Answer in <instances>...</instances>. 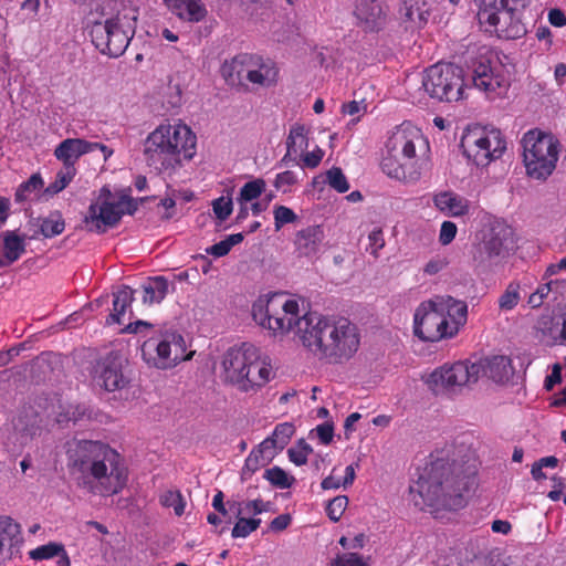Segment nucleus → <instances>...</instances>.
I'll list each match as a JSON object with an SVG mask.
<instances>
[{"label": "nucleus", "mask_w": 566, "mask_h": 566, "mask_svg": "<svg viewBox=\"0 0 566 566\" xmlns=\"http://www.w3.org/2000/svg\"><path fill=\"white\" fill-rule=\"evenodd\" d=\"M99 149L103 153L104 160L113 155V150L101 143H92L81 138H66L61 142L55 150L54 156L61 160L65 170L76 172L74 164L84 154Z\"/></svg>", "instance_id": "obj_18"}, {"label": "nucleus", "mask_w": 566, "mask_h": 566, "mask_svg": "<svg viewBox=\"0 0 566 566\" xmlns=\"http://www.w3.org/2000/svg\"><path fill=\"white\" fill-rule=\"evenodd\" d=\"M235 515L238 521L231 532L233 538H244L249 536L252 532L256 531L261 524V518H247L237 513Z\"/></svg>", "instance_id": "obj_43"}, {"label": "nucleus", "mask_w": 566, "mask_h": 566, "mask_svg": "<svg viewBox=\"0 0 566 566\" xmlns=\"http://www.w3.org/2000/svg\"><path fill=\"white\" fill-rule=\"evenodd\" d=\"M186 342L177 332H165L159 338L150 337L142 345L143 359L150 366L168 369L188 360L193 353L186 354Z\"/></svg>", "instance_id": "obj_9"}, {"label": "nucleus", "mask_w": 566, "mask_h": 566, "mask_svg": "<svg viewBox=\"0 0 566 566\" xmlns=\"http://www.w3.org/2000/svg\"><path fill=\"white\" fill-rule=\"evenodd\" d=\"M295 432V427L291 422L279 423L272 436L263 440V448H269L271 451L279 449L283 450L290 442V439Z\"/></svg>", "instance_id": "obj_36"}, {"label": "nucleus", "mask_w": 566, "mask_h": 566, "mask_svg": "<svg viewBox=\"0 0 566 566\" xmlns=\"http://www.w3.org/2000/svg\"><path fill=\"white\" fill-rule=\"evenodd\" d=\"M41 415L38 408L30 399L22 402L13 412L10 420L12 432L15 440L21 444H27L39 432L41 426Z\"/></svg>", "instance_id": "obj_17"}, {"label": "nucleus", "mask_w": 566, "mask_h": 566, "mask_svg": "<svg viewBox=\"0 0 566 566\" xmlns=\"http://www.w3.org/2000/svg\"><path fill=\"white\" fill-rule=\"evenodd\" d=\"M75 172L71 170H61L56 174V178L44 190L46 195H56L62 191L73 179Z\"/></svg>", "instance_id": "obj_49"}, {"label": "nucleus", "mask_w": 566, "mask_h": 566, "mask_svg": "<svg viewBox=\"0 0 566 566\" xmlns=\"http://www.w3.org/2000/svg\"><path fill=\"white\" fill-rule=\"evenodd\" d=\"M522 146L526 174L533 179L546 180L555 170L558 160L557 140L548 134L533 129L523 136Z\"/></svg>", "instance_id": "obj_6"}, {"label": "nucleus", "mask_w": 566, "mask_h": 566, "mask_svg": "<svg viewBox=\"0 0 566 566\" xmlns=\"http://www.w3.org/2000/svg\"><path fill=\"white\" fill-rule=\"evenodd\" d=\"M127 360L116 352L107 354L99 363V385L107 391L124 389L129 379L125 374L124 367Z\"/></svg>", "instance_id": "obj_20"}, {"label": "nucleus", "mask_w": 566, "mask_h": 566, "mask_svg": "<svg viewBox=\"0 0 566 566\" xmlns=\"http://www.w3.org/2000/svg\"><path fill=\"white\" fill-rule=\"evenodd\" d=\"M479 4L478 19L488 23L500 39L515 40L527 32L515 7L496 3L497 0H475Z\"/></svg>", "instance_id": "obj_10"}, {"label": "nucleus", "mask_w": 566, "mask_h": 566, "mask_svg": "<svg viewBox=\"0 0 566 566\" xmlns=\"http://www.w3.org/2000/svg\"><path fill=\"white\" fill-rule=\"evenodd\" d=\"M231 249H232L231 245L229 244L227 239H224V240H222V241H220V242L209 247L206 250V252L208 254H211V255L216 256V258H221V256L227 255L230 252Z\"/></svg>", "instance_id": "obj_59"}, {"label": "nucleus", "mask_w": 566, "mask_h": 566, "mask_svg": "<svg viewBox=\"0 0 566 566\" xmlns=\"http://www.w3.org/2000/svg\"><path fill=\"white\" fill-rule=\"evenodd\" d=\"M380 167L388 177L400 181L417 180L419 178V174L408 167L407 163L400 161L399 155L387 153L380 163Z\"/></svg>", "instance_id": "obj_30"}, {"label": "nucleus", "mask_w": 566, "mask_h": 566, "mask_svg": "<svg viewBox=\"0 0 566 566\" xmlns=\"http://www.w3.org/2000/svg\"><path fill=\"white\" fill-rule=\"evenodd\" d=\"M326 181L333 189L340 193L349 189L347 178L339 167H332L326 171Z\"/></svg>", "instance_id": "obj_47"}, {"label": "nucleus", "mask_w": 566, "mask_h": 566, "mask_svg": "<svg viewBox=\"0 0 566 566\" xmlns=\"http://www.w3.org/2000/svg\"><path fill=\"white\" fill-rule=\"evenodd\" d=\"M197 137L186 125H160L148 135L144 155L149 166L175 168L196 154Z\"/></svg>", "instance_id": "obj_4"}, {"label": "nucleus", "mask_w": 566, "mask_h": 566, "mask_svg": "<svg viewBox=\"0 0 566 566\" xmlns=\"http://www.w3.org/2000/svg\"><path fill=\"white\" fill-rule=\"evenodd\" d=\"M315 431L323 444H329L332 442L334 437V426L332 422L318 424Z\"/></svg>", "instance_id": "obj_57"}, {"label": "nucleus", "mask_w": 566, "mask_h": 566, "mask_svg": "<svg viewBox=\"0 0 566 566\" xmlns=\"http://www.w3.org/2000/svg\"><path fill=\"white\" fill-rule=\"evenodd\" d=\"M253 359H250L247 371L249 375L243 377L241 388L242 391L255 390L264 386L270 380L271 368L261 360L259 357V350L254 346Z\"/></svg>", "instance_id": "obj_28"}, {"label": "nucleus", "mask_w": 566, "mask_h": 566, "mask_svg": "<svg viewBox=\"0 0 566 566\" xmlns=\"http://www.w3.org/2000/svg\"><path fill=\"white\" fill-rule=\"evenodd\" d=\"M136 17L117 13L92 24L90 35L95 48L109 57L120 56L135 34Z\"/></svg>", "instance_id": "obj_7"}, {"label": "nucleus", "mask_w": 566, "mask_h": 566, "mask_svg": "<svg viewBox=\"0 0 566 566\" xmlns=\"http://www.w3.org/2000/svg\"><path fill=\"white\" fill-rule=\"evenodd\" d=\"M421 84L430 98L457 102L463 94V69L452 63H437L424 71Z\"/></svg>", "instance_id": "obj_8"}, {"label": "nucleus", "mask_w": 566, "mask_h": 566, "mask_svg": "<svg viewBox=\"0 0 566 566\" xmlns=\"http://www.w3.org/2000/svg\"><path fill=\"white\" fill-rule=\"evenodd\" d=\"M274 455L275 451H271L269 448H263V442H261L245 459V463L241 472V480L245 481L251 478L252 474L261 467L269 464Z\"/></svg>", "instance_id": "obj_34"}, {"label": "nucleus", "mask_w": 566, "mask_h": 566, "mask_svg": "<svg viewBox=\"0 0 566 566\" xmlns=\"http://www.w3.org/2000/svg\"><path fill=\"white\" fill-rule=\"evenodd\" d=\"M271 507V502H264L260 499L247 502H233L232 504H230V510H235V513L238 515H242L243 513L258 515L263 512L270 511Z\"/></svg>", "instance_id": "obj_40"}, {"label": "nucleus", "mask_w": 566, "mask_h": 566, "mask_svg": "<svg viewBox=\"0 0 566 566\" xmlns=\"http://www.w3.org/2000/svg\"><path fill=\"white\" fill-rule=\"evenodd\" d=\"M437 297L441 303L440 311H443L444 317L448 318L449 328L454 337L467 323L468 305L465 302L455 300L450 295H437Z\"/></svg>", "instance_id": "obj_24"}, {"label": "nucleus", "mask_w": 566, "mask_h": 566, "mask_svg": "<svg viewBox=\"0 0 566 566\" xmlns=\"http://www.w3.org/2000/svg\"><path fill=\"white\" fill-rule=\"evenodd\" d=\"M473 366L480 367V377L486 376L495 382L507 381L513 375L511 359L506 356H492L483 358L476 363H473Z\"/></svg>", "instance_id": "obj_25"}, {"label": "nucleus", "mask_w": 566, "mask_h": 566, "mask_svg": "<svg viewBox=\"0 0 566 566\" xmlns=\"http://www.w3.org/2000/svg\"><path fill=\"white\" fill-rule=\"evenodd\" d=\"M294 211L285 206H277L274 209L275 229L279 230L283 224L294 222L296 220Z\"/></svg>", "instance_id": "obj_52"}, {"label": "nucleus", "mask_w": 566, "mask_h": 566, "mask_svg": "<svg viewBox=\"0 0 566 566\" xmlns=\"http://www.w3.org/2000/svg\"><path fill=\"white\" fill-rule=\"evenodd\" d=\"M169 282L165 276L148 277L142 285L143 303L153 305L160 303L167 295Z\"/></svg>", "instance_id": "obj_33"}, {"label": "nucleus", "mask_w": 566, "mask_h": 566, "mask_svg": "<svg viewBox=\"0 0 566 566\" xmlns=\"http://www.w3.org/2000/svg\"><path fill=\"white\" fill-rule=\"evenodd\" d=\"M438 297L422 302L415 312L413 332L423 342H439L444 338H452V331L449 328L448 318L443 311H440Z\"/></svg>", "instance_id": "obj_13"}, {"label": "nucleus", "mask_w": 566, "mask_h": 566, "mask_svg": "<svg viewBox=\"0 0 566 566\" xmlns=\"http://www.w3.org/2000/svg\"><path fill=\"white\" fill-rule=\"evenodd\" d=\"M336 566H365L361 557L358 554L350 553L344 557H339L335 562Z\"/></svg>", "instance_id": "obj_61"}, {"label": "nucleus", "mask_w": 566, "mask_h": 566, "mask_svg": "<svg viewBox=\"0 0 566 566\" xmlns=\"http://www.w3.org/2000/svg\"><path fill=\"white\" fill-rule=\"evenodd\" d=\"M306 129L302 124H294L286 139V148L290 151L297 153L298 148L307 147Z\"/></svg>", "instance_id": "obj_44"}, {"label": "nucleus", "mask_w": 566, "mask_h": 566, "mask_svg": "<svg viewBox=\"0 0 566 566\" xmlns=\"http://www.w3.org/2000/svg\"><path fill=\"white\" fill-rule=\"evenodd\" d=\"M296 182H297V178L294 175V172L286 170V171H283V172L276 175V178L274 180V187L279 190L282 189L283 192H286L287 189H285L284 187L292 186Z\"/></svg>", "instance_id": "obj_56"}, {"label": "nucleus", "mask_w": 566, "mask_h": 566, "mask_svg": "<svg viewBox=\"0 0 566 566\" xmlns=\"http://www.w3.org/2000/svg\"><path fill=\"white\" fill-rule=\"evenodd\" d=\"M457 234V226L451 221H444L441 224L439 241L442 245H448L453 241Z\"/></svg>", "instance_id": "obj_55"}, {"label": "nucleus", "mask_w": 566, "mask_h": 566, "mask_svg": "<svg viewBox=\"0 0 566 566\" xmlns=\"http://www.w3.org/2000/svg\"><path fill=\"white\" fill-rule=\"evenodd\" d=\"M254 345L243 343L240 347H232L223 356L222 366L227 381L237 385L239 389L247 371L250 359H253Z\"/></svg>", "instance_id": "obj_19"}, {"label": "nucleus", "mask_w": 566, "mask_h": 566, "mask_svg": "<svg viewBox=\"0 0 566 566\" xmlns=\"http://www.w3.org/2000/svg\"><path fill=\"white\" fill-rule=\"evenodd\" d=\"M298 312L297 301L287 300L282 293L260 297L252 306V317L256 324L274 334L293 331L303 346L318 359L342 364L358 350V328L347 318L327 317L318 313L298 316Z\"/></svg>", "instance_id": "obj_1"}, {"label": "nucleus", "mask_w": 566, "mask_h": 566, "mask_svg": "<svg viewBox=\"0 0 566 566\" xmlns=\"http://www.w3.org/2000/svg\"><path fill=\"white\" fill-rule=\"evenodd\" d=\"M40 232L45 238H52L64 231L65 223L59 212L51 213L49 217L39 219Z\"/></svg>", "instance_id": "obj_39"}, {"label": "nucleus", "mask_w": 566, "mask_h": 566, "mask_svg": "<svg viewBox=\"0 0 566 566\" xmlns=\"http://www.w3.org/2000/svg\"><path fill=\"white\" fill-rule=\"evenodd\" d=\"M347 505H348L347 496L338 495V496L334 497L333 500H331L328 502V504L326 506V512H327L328 517L334 522L339 521V518L342 517Z\"/></svg>", "instance_id": "obj_51"}, {"label": "nucleus", "mask_w": 566, "mask_h": 566, "mask_svg": "<svg viewBox=\"0 0 566 566\" xmlns=\"http://www.w3.org/2000/svg\"><path fill=\"white\" fill-rule=\"evenodd\" d=\"M212 209L216 217L220 221H224L229 218L233 210V202L230 196H222L212 201Z\"/></svg>", "instance_id": "obj_50"}, {"label": "nucleus", "mask_w": 566, "mask_h": 566, "mask_svg": "<svg viewBox=\"0 0 566 566\" xmlns=\"http://www.w3.org/2000/svg\"><path fill=\"white\" fill-rule=\"evenodd\" d=\"M166 6L179 19L188 22H199L207 15L206 7L197 0H164Z\"/></svg>", "instance_id": "obj_29"}, {"label": "nucleus", "mask_w": 566, "mask_h": 566, "mask_svg": "<svg viewBox=\"0 0 566 566\" xmlns=\"http://www.w3.org/2000/svg\"><path fill=\"white\" fill-rule=\"evenodd\" d=\"M479 368L469 361L443 365L429 375L427 384L436 395L455 391L457 388L476 382L480 378Z\"/></svg>", "instance_id": "obj_14"}, {"label": "nucleus", "mask_w": 566, "mask_h": 566, "mask_svg": "<svg viewBox=\"0 0 566 566\" xmlns=\"http://www.w3.org/2000/svg\"><path fill=\"white\" fill-rule=\"evenodd\" d=\"M67 468L78 489L111 496L127 484L128 470L122 455L99 441L72 439L65 443Z\"/></svg>", "instance_id": "obj_3"}, {"label": "nucleus", "mask_w": 566, "mask_h": 566, "mask_svg": "<svg viewBox=\"0 0 566 566\" xmlns=\"http://www.w3.org/2000/svg\"><path fill=\"white\" fill-rule=\"evenodd\" d=\"M323 156L324 151L319 147H316L313 151L303 155V165L307 168H316L321 164Z\"/></svg>", "instance_id": "obj_58"}, {"label": "nucleus", "mask_w": 566, "mask_h": 566, "mask_svg": "<svg viewBox=\"0 0 566 566\" xmlns=\"http://www.w3.org/2000/svg\"><path fill=\"white\" fill-rule=\"evenodd\" d=\"M562 381V367L559 364H554L552 374L545 379V388L546 390H552L554 386Z\"/></svg>", "instance_id": "obj_60"}, {"label": "nucleus", "mask_w": 566, "mask_h": 566, "mask_svg": "<svg viewBox=\"0 0 566 566\" xmlns=\"http://www.w3.org/2000/svg\"><path fill=\"white\" fill-rule=\"evenodd\" d=\"M3 256L8 262H15L25 252L24 237L14 231H6L2 234Z\"/></svg>", "instance_id": "obj_35"}, {"label": "nucleus", "mask_w": 566, "mask_h": 566, "mask_svg": "<svg viewBox=\"0 0 566 566\" xmlns=\"http://www.w3.org/2000/svg\"><path fill=\"white\" fill-rule=\"evenodd\" d=\"M399 19L406 30L422 29L430 17V9L424 1L403 0L398 10Z\"/></svg>", "instance_id": "obj_21"}, {"label": "nucleus", "mask_w": 566, "mask_h": 566, "mask_svg": "<svg viewBox=\"0 0 566 566\" xmlns=\"http://www.w3.org/2000/svg\"><path fill=\"white\" fill-rule=\"evenodd\" d=\"M135 293L136 290H133L128 285H122L117 292L113 293V312L106 319L107 324L123 323L122 317L125 315L126 310L130 307Z\"/></svg>", "instance_id": "obj_32"}, {"label": "nucleus", "mask_w": 566, "mask_h": 566, "mask_svg": "<svg viewBox=\"0 0 566 566\" xmlns=\"http://www.w3.org/2000/svg\"><path fill=\"white\" fill-rule=\"evenodd\" d=\"M355 14L366 31H377L386 21L379 0H356Z\"/></svg>", "instance_id": "obj_22"}, {"label": "nucleus", "mask_w": 566, "mask_h": 566, "mask_svg": "<svg viewBox=\"0 0 566 566\" xmlns=\"http://www.w3.org/2000/svg\"><path fill=\"white\" fill-rule=\"evenodd\" d=\"M325 239L322 226H310L300 230L295 235V248L302 256H313L317 254Z\"/></svg>", "instance_id": "obj_26"}, {"label": "nucleus", "mask_w": 566, "mask_h": 566, "mask_svg": "<svg viewBox=\"0 0 566 566\" xmlns=\"http://www.w3.org/2000/svg\"><path fill=\"white\" fill-rule=\"evenodd\" d=\"M290 523L291 516L289 514H281L271 521L269 530L272 532H281L285 530Z\"/></svg>", "instance_id": "obj_62"}, {"label": "nucleus", "mask_w": 566, "mask_h": 566, "mask_svg": "<svg viewBox=\"0 0 566 566\" xmlns=\"http://www.w3.org/2000/svg\"><path fill=\"white\" fill-rule=\"evenodd\" d=\"M520 284L512 282L499 298V306L502 311L513 310L520 302Z\"/></svg>", "instance_id": "obj_46"}, {"label": "nucleus", "mask_w": 566, "mask_h": 566, "mask_svg": "<svg viewBox=\"0 0 566 566\" xmlns=\"http://www.w3.org/2000/svg\"><path fill=\"white\" fill-rule=\"evenodd\" d=\"M265 181L261 178L244 184L238 198L239 203H247L259 198L265 190Z\"/></svg>", "instance_id": "obj_41"}, {"label": "nucleus", "mask_w": 566, "mask_h": 566, "mask_svg": "<svg viewBox=\"0 0 566 566\" xmlns=\"http://www.w3.org/2000/svg\"><path fill=\"white\" fill-rule=\"evenodd\" d=\"M461 147L463 154L476 166H486L502 156L506 149V142L499 129L475 128L462 137Z\"/></svg>", "instance_id": "obj_11"}, {"label": "nucleus", "mask_w": 566, "mask_h": 566, "mask_svg": "<svg viewBox=\"0 0 566 566\" xmlns=\"http://www.w3.org/2000/svg\"><path fill=\"white\" fill-rule=\"evenodd\" d=\"M436 207L452 217H462L469 212V201L453 192H440L433 198Z\"/></svg>", "instance_id": "obj_31"}, {"label": "nucleus", "mask_w": 566, "mask_h": 566, "mask_svg": "<svg viewBox=\"0 0 566 566\" xmlns=\"http://www.w3.org/2000/svg\"><path fill=\"white\" fill-rule=\"evenodd\" d=\"M276 74L277 73L273 67L266 64H259L258 61L253 59V66H250L249 72L247 73V82L260 86H270L275 83Z\"/></svg>", "instance_id": "obj_37"}, {"label": "nucleus", "mask_w": 566, "mask_h": 566, "mask_svg": "<svg viewBox=\"0 0 566 566\" xmlns=\"http://www.w3.org/2000/svg\"><path fill=\"white\" fill-rule=\"evenodd\" d=\"M368 240H369V250H370V253L377 258L378 256V251L380 249L384 248L385 245V239H384V234H382V231L381 229H374L369 235H368Z\"/></svg>", "instance_id": "obj_54"}, {"label": "nucleus", "mask_w": 566, "mask_h": 566, "mask_svg": "<svg viewBox=\"0 0 566 566\" xmlns=\"http://www.w3.org/2000/svg\"><path fill=\"white\" fill-rule=\"evenodd\" d=\"M427 145L421 130L410 124L397 127L386 143L387 153L402 156L411 160L416 156V148Z\"/></svg>", "instance_id": "obj_16"}, {"label": "nucleus", "mask_w": 566, "mask_h": 566, "mask_svg": "<svg viewBox=\"0 0 566 566\" xmlns=\"http://www.w3.org/2000/svg\"><path fill=\"white\" fill-rule=\"evenodd\" d=\"M43 179L40 174H33L27 181L22 182L15 190L14 199L17 202H23L30 199L31 195L36 193L43 188Z\"/></svg>", "instance_id": "obj_38"}, {"label": "nucleus", "mask_w": 566, "mask_h": 566, "mask_svg": "<svg viewBox=\"0 0 566 566\" xmlns=\"http://www.w3.org/2000/svg\"><path fill=\"white\" fill-rule=\"evenodd\" d=\"M264 479L268 480L273 486L279 489H289L292 486L295 479L290 476L282 468L273 467L265 470Z\"/></svg>", "instance_id": "obj_42"}, {"label": "nucleus", "mask_w": 566, "mask_h": 566, "mask_svg": "<svg viewBox=\"0 0 566 566\" xmlns=\"http://www.w3.org/2000/svg\"><path fill=\"white\" fill-rule=\"evenodd\" d=\"M130 188L113 193L107 186L99 190V195L95 202L88 207L84 222L91 232L104 233L107 228L115 227L127 214H133L138 202L130 196Z\"/></svg>", "instance_id": "obj_5"}, {"label": "nucleus", "mask_w": 566, "mask_h": 566, "mask_svg": "<svg viewBox=\"0 0 566 566\" xmlns=\"http://www.w3.org/2000/svg\"><path fill=\"white\" fill-rule=\"evenodd\" d=\"M449 264V261L444 256L437 255L432 258L423 268V273L427 275H436L444 270Z\"/></svg>", "instance_id": "obj_53"}, {"label": "nucleus", "mask_w": 566, "mask_h": 566, "mask_svg": "<svg viewBox=\"0 0 566 566\" xmlns=\"http://www.w3.org/2000/svg\"><path fill=\"white\" fill-rule=\"evenodd\" d=\"M250 66H253V57L248 54H240L222 64L221 74L230 86L247 88V73Z\"/></svg>", "instance_id": "obj_23"}, {"label": "nucleus", "mask_w": 566, "mask_h": 566, "mask_svg": "<svg viewBox=\"0 0 566 566\" xmlns=\"http://www.w3.org/2000/svg\"><path fill=\"white\" fill-rule=\"evenodd\" d=\"M548 21L554 27H564L566 25V15L559 9H552L548 13Z\"/></svg>", "instance_id": "obj_64"}, {"label": "nucleus", "mask_w": 566, "mask_h": 566, "mask_svg": "<svg viewBox=\"0 0 566 566\" xmlns=\"http://www.w3.org/2000/svg\"><path fill=\"white\" fill-rule=\"evenodd\" d=\"M476 473V459L468 447L446 446L431 453L410 492H417L430 507L459 510L475 485Z\"/></svg>", "instance_id": "obj_2"}, {"label": "nucleus", "mask_w": 566, "mask_h": 566, "mask_svg": "<svg viewBox=\"0 0 566 566\" xmlns=\"http://www.w3.org/2000/svg\"><path fill=\"white\" fill-rule=\"evenodd\" d=\"M512 235L513 231L510 227L501 223L492 226L483 234L482 241L472 250L475 266L485 271L499 264L509 252Z\"/></svg>", "instance_id": "obj_12"}, {"label": "nucleus", "mask_w": 566, "mask_h": 566, "mask_svg": "<svg viewBox=\"0 0 566 566\" xmlns=\"http://www.w3.org/2000/svg\"><path fill=\"white\" fill-rule=\"evenodd\" d=\"M484 566H512L510 557H506L500 553H491L486 559Z\"/></svg>", "instance_id": "obj_63"}, {"label": "nucleus", "mask_w": 566, "mask_h": 566, "mask_svg": "<svg viewBox=\"0 0 566 566\" xmlns=\"http://www.w3.org/2000/svg\"><path fill=\"white\" fill-rule=\"evenodd\" d=\"M472 83L491 98L504 95L510 86L507 78L495 72L490 60L483 56L472 64Z\"/></svg>", "instance_id": "obj_15"}, {"label": "nucleus", "mask_w": 566, "mask_h": 566, "mask_svg": "<svg viewBox=\"0 0 566 566\" xmlns=\"http://www.w3.org/2000/svg\"><path fill=\"white\" fill-rule=\"evenodd\" d=\"M560 323L562 316L559 312L553 316H542L536 325L539 342L549 347L556 345L565 346Z\"/></svg>", "instance_id": "obj_27"}, {"label": "nucleus", "mask_w": 566, "mask_h": 566, "mask_svg": "<svg viewBox=\"0 0 566 566\" xmlns=\"http://www.w3.org/2000/svg\"><path fill=\"white\" fill-rule=\"evenodd\" d=\"M64 546L57 543H49L32 549L29 555L34 560H42L59 556L63 552Z\"/></svg>", "instance_id": "obj_48"}, {"label": "nucleus", "mask_w": 566, "mask_h": 566, "mask_svg": "<svg viewBox=\"0 0 566 566\" xmlns=\"http://www.w3.org/2000/svg\"><path fill=\"white\" fill-rule=\"evenodd\" d=\"M159 502L165 507H172L177 516H181L185 512V500L179 491H166L159 497Z\"/></svg>", "instance_id": "obj_45"}]
</instances>
